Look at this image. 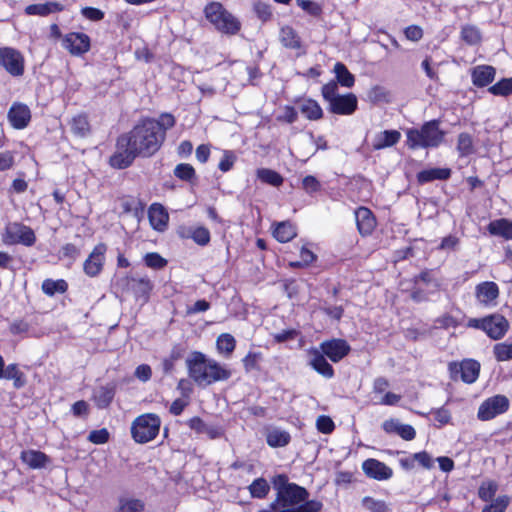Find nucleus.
Returning a JSON list of instances; mask_svg holds the SVG:
<instances>
[{
	"label": "nucleus",
	"instance_id": "nucleus-1",
	"mask_svg": "<svg viewBox=\"0 0 512 512\" xmlns=\"http://www.w3.org/2000/svg\"><path fill=\"white\" fill-rule=\"evenodd\" d=\"M157 129L158 125L154 119H145L130 132L119 136L116 150L109 159L110 165L116 169H125L136 157L154 155L165 140L164 132Z\"/></svg>",
	"mask_w": 512,
	"mask_h": 512
},
{
	"label": "nucleus",
	"instance_id": "nucleus-2",
	"mask_svg": "<svg viewBox=\"0 0 512 512\" xmlns=\"http://www.w3.org/2000/svg\"><path fill=\"white\" fill-rule=\"evenodd\" d=\"M272 484L276 490V498L270 508L258 512H319L322 503L317 500H307V490L295 483H290L288 477L279 474L273 477Z\"/></svg>",
	"mask_w": 512,
	"mask_h": 512
},
{
	"label": "nucleus",
	"instance_id": "nucleus-3",
	"mask_svg": "<svg viewBox=\"0 0 512 512\" xmlns=\"http://www.w3.org/2000/svg\"><path fill=\"white\" fill-rule=\"evenodd\" d=\"M188 374L198 385H210L217 381L227 380L231 372L202 352L194 351L186 359Z\"/></svg>",
	"mask_w": 512,
	"mask_h": 512
},
{
	"label": "nucleus",
	"instance_id": "nucleus-4",
	"mask_svg": "<svg viewBox=\"0 0 512 512\" xmlns=\"http://www.w3.org/2000/svg\"><path fill=\"white\" fill-rule=\"evenodd\" d=\"M445 133L439 128V121L426 122L421 129L407 131V145L411 149L437 147L443 141Z\"/></svg>",
	"mask_w": 512,
	"mask_h": 512
},
{
	"label": "nucleus",
	"instance_id": "nucleus-5",
	"mask_svg": "<svg viewBox=\"0 0 512 512\" xmlns=\"http://www.w3.org/2000/svg\"><path fill=\"white\" fill-rule=\"evenodd\" d=\"M206 19L221 33L235 35L241 29L240 21L219 2H211L204 8Z\"/></svg>",
	"mask_w": 512,
	"mask_h": 512
},
{
	"label": "nucleus",
	"instance_id": "nucleus-6",
	"mask_svg": "<svg viewBox=\"0 0 512 512\" xmlns=\"http://www.w3.org/2000/svg\"><path fill=\"white\" fill-rule=\"evenodd\" d=\"M161 420L154 413L138 416L131 424V436L135 442L144 444L156 438L159 434Z\"/></svg>",
	"mask_w": 512,
	"mask_h": 512
},
{
	"label": "nucleus",
	"instance_id": "nucleus-7",
	"mask_svg": "<svg viewBox=\"0 0 512 512\" xmlns=\"http://www.w3.org/2000/svg\"><path fill=\"white\" fill-rule=\"evenodd\" d=\"M0 66L12 76L24 73V58L19 51L11 47L0 48Z\"/></svg>",
	"mask_w": 512,
	"mask_h": 512
},
{
	"label": "nucleus",
	"instance_id": "nucleus-8",
	"mask_svg": "<svg viewBox=\"0 0 512 512\" xmlns=\"http://www.w3.org/2000/svg\"><path fill=\"white\" fill-rule=\"evenodd\" d=\"M509 407L508 399L503 395H496L484 401L478 410V418L487 421L504 413Z\"/></svg>",
	"mask_w": 512,
	"mask_h": 512
},
{
	"label": "nucleus",
	"instance_id": "nucleus-9",
	"mask_svg": "<svg viewBox=\"0 0 512 512\" xmlns=\"http://www.w3.org/2000/svg\"><path fill=\"white\" fill-rule=\"evenodd\" d=\"M6 235L10 243H21L26 246L33 245L36 240L33 230L20 223L9 224L6 228Z\"/></svg>",
	"mask_w": 512,
	"mask_h": 512
},
{
	"label": "nucleus",
	"instance_id": "nucleus-10",
	"mask_svg": "<svg viewBox=\"0 0 512 512\" xmlns=\"http://www.w3.org/2000/svg\"><path fill=\"white\" fill-rule=\"evenodd\" d=\"M105 252V244L100 243L95 246L83 264V270L87 276L96 277L101 273L105 261Z\"/></svg>",
	"mask_w": 512,
	"mask_h": 512
},
{
	"label": "nucleus",
	"instance_id": "nucleus-11",
	"mask_svg": "<svg viewBox=\"0 0 512 512\" xmlns=\"http://www.w3.org/2000/svg\"><path fill=\"white\" fill-rule=\"evenodd\" d=\"M508 328V321L500 314H493L484 318L483 330L491 339H501L508 331Z\"/></svg>",
	"mask_w": 512,
	"mask_h": 512
},
{
	"label": "nucleus",
	"instance_id": "nucleus-12",
	"mask_svg": "<svg viewBox=\"0 0 512 512\" xmlns=\"http://www.w3.org/2000/svg\"><path fill=\"white\" fill-rule=\"evenodd\" d=\"M63 46L72 55L79 56L89 51L90 38L84 33L72 32L64 37Z\"/></svg>",
	"mask_w": 512,
	"mask_h": 512
},
{
	"label": "nucleus",
	"instance_id": "nucleus-13",
	"mask_svg": "<svg viewBox=\"0 0 512 512\" xmlns=\"http://www.w3.org/2000/svg\"><path fill=\"white\" fill-rule=\"evenodd\" d=\"M362 470L367 477L382 481L392 477L393 471L385 463L377 459H367L362 463Z\"/></svg>",
	"mask_w": 512,
	"mask_h": 512
},
{
	"label": "nucleus",
	"instance_id": "nucleus-14",
	"mask_svg": "<svg viewBox=\"0 0 512 512\" xmlns=\"http://www.w3.org/2000/svg\"><path fill=\"white\" fill-rule=\"evenodd\" d=\"M322 352L333 362H338L350 351V346L345 340L333 339L321 344Z\"/></svg>",
	"mask_w": 512,
	"mask_h": 512
},
{
	"label": "nucleus",
	"instance_id": "nucleus-15",
	"mask_svg": "<svg viewBox=\"0 0 512 512\" xmlns=\"http://www.w3.org/2000/svg\"><path fill=\"white\" fill-rule=\"evenodd\" d=\"M356 109L357 97L352 93L339 95L329 104V110L339 115H351Z\"/></svg>",
	"mask_w": 512,
	"mask_h": 512
},
{
	"label": "nucleus",
	"instance_id": "nucleus-16",
	"mask_svg": "<svg viewBox=\"0 0 512 512\" xmlns=\"http://www.w3.org/2000/svg\"><path fill=\"white\" fill-rule=\"evenodd\" d=\"M8 119L16 129L25 128L31 119L30 109L22 103H14L8 112Z\"/></svg>",
	"mask_w": 512,
	"mask_h": 512
},
{
	"label": "nucleus",
	"instance_id": "nucleus-17",
	"mask_svg": "<svg viewBox=\"0 0 512 512\" xmlns=\"http://www.w3.org/2000/svg\"><path fill=\"white\" fill-rule=\"evenodd\" d=\"M355 220L362 236L370 235L376 227V219L370 209L359 207L355 211Z\"/></svg>",
	"mask_w": 512,
	"mask_h": 512
},
{
	"label": "nucleus",
	"instance_id": "nucleus-18",
	"mask_svg": "<svg viewBox=\"0 0 512 512\" xmlns=\"http://www.w3.org/2000/svg\"><path fill=\"white\" fill-rule=\"evenodd\" d=\"M127 289L130 290L136 298L148 299L149 293L153 288V284L147 277H127L124 280Z\"/></svg>",
	"mask_w": 512,
	"mask_h": 512
},
{
	"label": "nucleus",
	"instance_id": "nucleus-19",
	"mask_svg": "<svg viewBox=\"0 0 512 512\" xmlns=\"http://www.w3.org/2000/svg\"><path fill=\"white\" fill-rule=\"evenodd\" d=\"M475 296L479 303L488 306L498 298L499 288L494 282H482L476 286Z\"/></svg>",
	"mask_w": 512,
	"mask_h": 512
},
{
	"label": "nucleus",
	"instance_id": "nucleus-20",
	"mask_svg": "<svg viewBox=\"0 0 512 512\" xmlns=\"http://www.w3.org/2000/svg\"><path fill=\"white\" fill-rule=\"evenodd\" d=\"M385 432L389 434H397L406 441L413 440L415 438V429L408 424H402L397 419L386 420L383 425Z\"/></svg>",
	"mask_w": 512,
	"mask_h": 512
},
{
	"label": "nucleus",
	"instance_id": "nucleus-21",
	"mask_svg": "<svg viewBox=\"0 0 512 512\" xmlns=\"http://www.w3.org/2000/svg\"><path fill=\"white\" fill-rule=\"evenodd\" d=\"M148 217L151 226L155 230L164 231L166 229L169 220V215L161 204H152L148 211Z\"/></svg>",
	"mask_w": 512,
	"mask_h": 512
},
{
	"label": "nucleus",
	"instance_id": "nucleus-22",
	"mask_svg": "<svg viewBox=\"0 0 512 512\" xmlns=\"http://www.w3.org/2000/svg\"><path fill=\"white\" fill-rule=\"evenodd\" d=\"M20 458L31 469L44 468L50 462L45 453L37 450L23 451Z\"/></svg>",
	"mask_w": 512,
	"mask_h": 512
},
{
	"label": "nucleus",
	"instance_id": "nucleus-23",
	"mask_svg": "<svg viewBox=\"0 0 512 512\" xmlns=\"http://www.w3.org/2000/svg\"><path fill=\"white\" fill-rule=\"evenodd\" d=\"M495 69L492 66L480 65L472 71V81L477 87H484L490 84L495 78Z\"/></svg>",
	"mask_w": 512,
	"mask_h": 512
},
{
	"label": "nucleus",
	"instance_id": "nucleus-24",
	"mask_svg": "<svg viewBox=\"0 0 512 512\" xmlns=\"http://www.w3.org/2000/svg\"><path fill=\"white\" fill-rule=\"evenodd\" d=\"M487 228L491 235L501 236L507 240H512V221L508 219L501 218L491 221Z\"/></svg>",
	"mask_w": 512,
	"mask_h": 512
},
{
	"label": "nucleus",
	"instance_id": "nucleus-25",
	"mask_svg": "<svg viewBox=\"0 0 512 512\" xmlns=\"http://www.w3.org/2000/svg\"><path fill=\"white\" fill-rule=\"evenodd\" d=\"M401 134L397 130H385L377 134L373 141V148L380 150L395 145L400 140Z\"/></svg>",
	"mask_w": 512,
	"mask_h": 512
},
{
	"label": "nucleus",
	"instance_id": "nucleus-26",
	"mask_svg": "<svg viewBox=\"0 0 512 512\" xmlns=\"http://www.w3.org/2000/svg\"><path fill=\"white\" fill-rule=\"evenodd\" d=\"M310 365L322 376L331 378L334 374L332 366L325 357L317 350L311 352Z\"/></svg>",
	"mask_w": 512,
	"mask_h": 512
},
{
	"label": "nucleus",
	"instance_id": "nucleus-27",
	"mask_svg": "<svg viewBox=\"0 0 512 512\" xmlns=\"http://www.w3.org/2000/svg\"><path fill=\"white\" fill-rule=\"evenodd\" d=\"M273 235L279 242L286 243L296 237L297 232L291 222L283 221L276 224Z\"/></svg>",
	"mask_w": 512,
	"mask_h": 512
},
{
	"label": "nucleus",
	"instance_id": "nucleus-28",
	"mask_svg": "<svg viewBox=\"0 0 512 512\" xmlns=\"http://www.w3.org/2000/svg\"><path fill=\"white\" fill-rule=\"evenodd\" d=\"M63 10V5L59 2H47L44 4H32L26 7L25 12L28 15L46 16L50 13Z\"/></svg>",
	"mask_w": 512,
	"mask_h": 512
},
{
	"label": "nucleus",
	"instance_id": "nucleus-29",
	"mask_svg": "<svg viewBox=\"0 0 512 512\" xmlns=\"http://www.w3.org/2000/svg\"><path fill=\"white\" fill-rule=\"evenodd\" d=\"M461 378L466 383H473L479 376L480 364L475 360H465L459 366Z\"/></svg>",
	"mask_w": 512,
	"mask_h": 512
},
{
	"label": "nucleus",
	"instance_id": "nucleus-30",
	"mask_svg": "<svg viewBox=\"0 0 512 512\" xmlns=\"http://www.w3.org/2000/svg\"><path fill=\"white\" fill-rule=\"evenodd\" d=\"M280 42L283 46L289 49H299L301 47V40L297 32L290 26H284L279 34Z\"/></svg>",
	"mask_w": 512,
	"mask_h": 512
},
{
	"label": "nucleus",
	"instance_id": "nucleus-31",
	"mask_svg": "<svg viewBox=\"0 0 512 512\" xmlns=\"http://www.w3.org/2000/svg\"><path fill=\"white\" fill-rule=\"evenodd\" d=\"M450 175L451 170L448 168H432L419 172L417 179L420 183H426L435 179L446 180Z\"/></svg>",
	"mask_w": 512,
	"mask_h": 512
},
{
	"label": "nucleus",
	"instance_id": "nucleus-32",
	"mask_svg": "<svg viewBox=\"0 0 512 512\" xmlns=\"http://www.w3.org/2000/svg\"><path fill=\"white\" fill-rule=\"evenodd\" d=\"M114 395L113 386H101L94 391V400L99 408H106L112 402Z\"/></svg>",
	"mask_w": 512,
	"mask_h": 512
},
{
	"label": "nucleus",
	"instance_id": "nucleus-33",
	"mask_svg": "<svg viewBox=\"0 0 512 512\" xmlns=\"http://www.w3.org/2000/svg\"><path fill=\"white\" fill-rule=\"evenodd\" d=\"M2 378L13 380L14 387L17 389L23 387L26 383L24 373L18 369L16 364L8 365L4 370Z\"/></svg>",
	"mask_w": 512,
	"mask_h": 512
},
{
	"label": "nucleus",
	"instance_id": "nucleus-34",
	"mask_svg": "<svg viewBox=\"0 0 512 512\" xmlns=\"http://www.w3.org/2000/svg\"><path fill=\"white\" fill-rule=\"evenodd\" d=\"M334 73L336 75L337 81L344 87L350 88L354 85L355 77L353 74L349 72L347 67L341 63L337 62L334 66Z\"/></svg>",
	"mask_w": 512,
	"mask_h": 512
},
{
	"label": "nucleus",
	"instance_id": "nucleus-35",
	"mask_svg": "<svg viewBox=\"0 0 512 512\" xmlns=\"http://www.w3.org/2000/svg\"><path fill=\"white\" fill-rule=\"evenodd\" d=\"M145 504L140 499L120 498L115 512H143Z\"/></svg>",
	"mask_w": 512,
	"mask_h": 512
},
{
	"label": "nucleus",
	"instance_id": "nucleus-36",
	"mask_svg": "<svg viewBox=\"0 0 512 512\" xmlns=\"http://www.w3.org/2000/svg\"><path fill=\"white\" fill-rule=\"evenodd\" d=\"M248 489H249L250 495L253 498L263 499L268 495V493L270 491V486L266 479L260 477V478L255 479L249 485Z\"/></svg>",
	"mask_w": 512,
	"mask_h": 512
},
{
	"label": "nucleus",
	"instance_id": "nucleus-37",
	"mask_svg": "<svg viewBox=\"0 0 512 512\" xmlns=\"http://www.w3.org/2000/svg\"><path fill=\"white\" fill-rule=\"evenodd\" d=\"M300 110L310 120H318L323 116L321 107L312 99L303 101Z\"/></svg>",
	"mask_w": 512,
	"mask_h": 512
},
{
	"label": "nucleus",
	"instance_id": "nucleus-38",
	"mask_svg": "<svg viewBox=\"0 0 512 512\" xmlns=\"http://www.w3.org/2000/svg\"><path fill=\"white\" fill-rule=\"evenodd\" d=\"M266 438L268 445L271 447H283L290 441L289 433L279 429L269 431Z\"/></svg>",
	"mask_w": 512,
	"mask_h": 512
},
{
	"label": "nucleus",
	"instance_id": "nucleus-39",
	"mask_svg": "<svg viewBox=\"0 0 512 512\" xmlns=\"http://www.w3.org/2000/svg\"><path fill=\"white\" fill-rule=\"evenodd\" d=\"M217 349L219 353L230 356L235 349L236 341L231 334L223 333L218 336L216 341Z\"/></svg>",
	"mask_w": 512,
	"mask_h": 512
},
{
	"label": "nucleus",
	"instance_id": "nucleus-40",
	"mask_svg": "<svg viewBox=\"0 0 512 512\" xmlns=\"http://www.w3.org/2000/svg\"><path fill=\"white\" fill-rule=\"evenodd\" d=\"M257 177L264 183L278 187L283 183V177L274 170L260 168L257 170Z\"/></svg>",
	"mask_w": 512,
	"mask_h": 512
},
{
	"label": "nucleus",
	"instance_id": "nucleus-41",
	"mask_svg": "<svg viewBox=\"0 0 512 512\" xmlns=\"http://www.w3.org/2000/svg\"><path fill=\"white\" fill-rule=\"evenodd\" d=\"M68 285L65 280L46 279L42 283V290L46 295L53 296L56 293L66 292Z\"/></svg>",
	"mask_w": 512,
	"mask_h": 512
},
{
	"label": "nucleus",
	"instance_id": "nucleus-42",
	"mask_svg": "<svg viewBox=\"0 0 512 512\" xmlns=\"http://www.w3.org/2000/svg\"><path fill=\"white\" fill-rule=\"evenodd\" d=\"M493 354L495 359L499 362L512 360V343H497L493 347Z\"/></svg>",
	"mask_w": 512,
	"mask_h": 512
},
{
	"label": "nucleus",
	"instance_id": "nucleus-43",
	"mask_svg": "<svg viewBox=\"0 0 512 512\" xmlns=\"http://www.w3.org/2000/svg\"><path fill=\"white\" fill-rule=\"evenodd\" d=\"M89 129V123L86 116L78 115L72 119L71 130L75 135L84 137L88 134Z\"/></svg>",
	"mask_w": 512,
	"mask_h": 512
},
{
	"label": "nucleus",
	"instance_id": "nucleus-44",
	"mask_svg": "<svg viewBox=\"0 0 512 512\" xmlns=\"http://www.w3.org/2000/svg\"><path fill=\"white\" fill-rule=\"evenodd\" d=\"M457 150L460 156H468L473 153V140L470 134L461 133L458 136Z\"/></svg>",
	"mask_w": 512,
	"mask_h": 512
},
{
	"label": "nucleus",
	"instance_id": "nucleus-45",
	"mask_svg": "<svg viewBox=\"0 0 512 512\" xmlns=\"http://www.w3.org/2000/svg\"><path fill=\"white\" fill-rule=\"evenodd\" d=\"M362 504L369 512L389 511V506L384 500L374 499L369 496H366L362 499Z\"/></svg>",
	"mask_w": 512,
	"mask_h": 512
},
{
	"label": "nucleus",
	"instance_id": "nucleus-46",
	"mask_svg": "<svg viewBox=\"0 0 512 512\" xmlns=\"http://www.w3.org/2000/svg\"><path fill=\"white\" fill-rule=\"evenodd\" d=\"M489 92L493 95L508 96L512 94V77L504 78L491 86Z\"/></svg>",
	"mask_w": 512,
	"mask_h": 512
},
{
	"label": "nucleus",
	"instance_id": "nucleus-47",
	"mask_svg": "<svg viewBox=\"0 0 512 512\" xmlns=\"http://www.w3.org/2000/svg\"><path fill=\"white\" fill-rule=\"evenodd\" d=\"M510 500V497L507 495L499 496L492 503L486 505L482 509V512H505L510 503Z\"/></svg>",
	"mask_w": 512,
	"mask_h": 512
},
{
	"label": "nucleus",
	"instance_id": "nucleus-48",
	"mask_svg": "<svg viewBox=\"0 0 512 512\" xmlns=\"http://www.w3.org/2000/svg\"><path fill=\"white\" fill-rule=\"evenodd\" d=\"M461 37L469 45L477 44L481 40L479 30L471 25H466L462 28Z\"/></svg>",
	"mask_w": 512,
	"mask_h": 512
},
{
	"label": "nucleus",
	"instance_id": "nucleus-49",
	"mask_svg": "<svg viewBox=\"0 0 512 512\" xmlns=\"http://www.w3.org/2000/svg\"><path fill=\"white\" fill-rule=\"evenodd\" d=\"M174 174L181 180L190 181L195 176V170L190 164L181 163L175 167Z\"/></svg>",
	"mask_w": 512,
	"mask_h": 512
},
{
	"label": "nucleus",
	"instance_id": "nucleus-50",
	"mask_svg": "<svg viewBox=\"0 0 512 512\" xmlns=\"http://www.w3.org/2000/svg\"><path fill=\"white\" fill-rule=\"evenodd\" d=\"M498 486L495 482L483 483L478 491L480 499L483 501H490L495 496Z\"/></svg>",
	"mask_w": 512,
	"mask_h": 512
},
{
	"label": "nucleus",
	"instance_id": "nucleus-51",
	"mask_svg": "<svg viewBox=\"0 0 512 512\" xmlns=\"http://www.w3.org/2000/svg\"><path fill=\"white\" fill-rule=\"evenodd\" d=\"M145 264L153 269H162L167 265V260L158 253H148L145 255Z\"/></svg>",
	"mask_w": 512,
	"mask_h": 512
},
{
	"label": "nucleus",
	"instance_id": "nucleus-52",
	"mask_svg": "<svg viewBox=\"0 0 512 512\" xmlns=\"http://www.w3.org/2000/svg\"><path fill=\"white\" fill-rule=\"evenodd\" d=\"M191 237L198 245L204 246L210 241V232L205 227H197L192 231Z\"/></svg>",
	"mask_w": 512,
	"mask_h": 512
},
{
	"label": "nucleus",
	"instance_id": "nucleus-53",
	"mask_svg": "<svg viewBox=\"0 0 512 512\" xmlns=\"http://www.w3.org/2000/svg\"><path fill=\"white\" fill-rule=\"evenodd\" d=\"M155 123L158 125L157 131H163L166 135V131L175 125V118L169 113H163Z\"/></svg>",
	"mask_w": 512,
	"mask_h": 512
},
{
	"label": "nucleus",
	"instance_id": "nucleus-54",
	"mask_svg": "<svg viewBox=\"0 0 512 512\" xmlns=\"http://www.w3.org/2000/svg\"><path fill=\"white\" fill-rule=\"evenodd\" d=\"M323 98L330 104L336 99L338 94V85L336 82H329L322 87Z\"/></svg>",
	"mask_w": 512,
	"mask_h": 512
},
{
	"label": "nucleus",
	"instance_id": "nucleus-55",
	"mask_svg": "<svg viewBox=\"0 0 512 512\" xmlns=\"http://www.w3.org/2000/svg\"><path fill=\"white\" fill-rule=\"evenodd\" d=\"M413 460L425 469H431L434 466V460L429 453L421 451L413 454Z\"/></svg>",
	"mask_w": 512,
	"mask_h": 512
},
{
	"label": "nucleus",
	"instance_id": "nucleus-56",
	"mask_svg": "<svg viewBox=\"0 0 512 512\" xmlns=\"http://www.w3.org/2000/svg\"><path fill=\"white\" fill-rule=\"evenodd\" d=\"M296 3L299 7H301L304 11L312 16H318L321 13V7L312 1L296 0Z\"/></svg>",
	"mask_w": 512,
	"mask_h": 512
},
{
	"label": "nucleus",
	"instance_id": "nucleus-57",
	"mask_svg": "<svg viewBox=\"0 0 512 512\" xmlns=\"http://www.w3.org/2000/svg\"><path fill=\"white\" fill-rule=\"evenodd\" d=\"M317 429L325 434L331 433L334 429V423L328 416H319L316 421Z\"/></svg>",
	"mask_w": 512,
	"mask_h": 512
},
{
	"label": "nucleus",
	"instance_id": "nucleus-58",
	"mask_svg": "<svg viewBox=\"0 0 512 512\" xmlns=\"http://www.w3.org/2000/svg\"><path fill=\"white\" fill-rule=\"evenodd\" d=\"M88 439L94 444H104L109 439V433L105 428L94 430L90 432Z\"/></svg>",
	"mask_w": 512,
	"mask_h": 512
},
{
	"label": "nucleus",
	"instance_id": "nucleus-59",
	"mask_svg": "<svg viewBox=\"0 0 512 512\" xmlns=\"http://www.w3.org/2000/svg\"><path fill=\"white\" fill-rule=\"evenodd\" d=\"M254 11L262 21H267L271 18V7L263 2H258L254 5Z\"/></svg>",
	"mask_w": 512,
	"mask_h": 512
},
{
	"label": "nucleus",
	"instance_id": "nucleus-60",
	"mask_svg": "<svg viewBox=\"0 0 512 512\" xmlns=\"http://www.w3.org/2000/svg\"><path fill=\"white\" fill-rule=\"evenodd\" d=\"M235 160L236 157L232 152L225 151L218 167L221 171L227 172L233 167Z\"/></svg>",
	"mask_w": 512,
	"mask_h": 512
},
{
	"label": "nucleus",
	"instance_id": "nucleus-61",
	"mask_svg": "<svg viewBox=\"0 0 512 512\" xmlns=\"http://www.w3.org/2000/svg\"><path fill=\"white\" fill-rule=\"evenodd\" d=\"M81 13L84 17L91 21H100L104 18V12L93 7H84Z\"/></svg>",
	"mask_w": 512,
	"mask_h": 512
},
{
	"label": "nucleus",
	"instance_id": "nucleus-62",
	"mask_svg": "<svg viewBox=\"0 0 512 512\" xmlns=\"http://www.w3.org/2000/svg\"><path fill=\"white\" fill-rule=\"evenodd\" d=\"M405 36L408 40L417 42L422 38L423 30L419 26L411 25L405 29Z\"/></svg>",
	"mask_w": 512,
	"mask_h": 512
},
{
	"label": "nucleus",
	"instance_id": "nucleus-63",
	"mask_svg": "<svg viewBox=\"0 0 512 512\" xmlns=\"http://www.w3.org/2000/svg\"><path fill=\"white\" fill-rule=\"evenodd\" d=\"M459 244V238L454 235L444 237L440 243L439 249L441 250H453Z\"/></svg>",
	"mask_w": 512,
	"mask_h": 512
},
{
	"label": "nucleus",
	"instance_id": "nucleus-64",
	"mask_svg": "<svg viewBox=\"0 0 512 512\" xmlns=\"http://www.w3.org/2000/svg\"><path fill=\"white\" fill-rule=\"evenodd\" d=\"M302 184H303V188L309 193L316 192L320 187L318 180L314 176H310V175L306 176L303 179Z\"/></svg>",
	"mask_w": 512,
	"mask_h": 512
}]
</instances>
